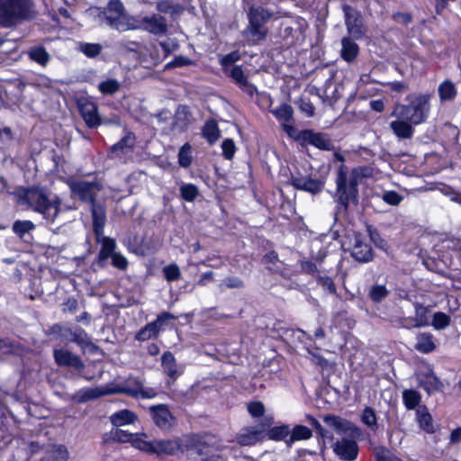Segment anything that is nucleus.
Listing matches in <instances>:
<instances>
[{
    "label": "nucleus",
    "mask_w": 461,
    "mask_h": 461,
    "mask_svg": "<svg viewBox=\"0 0 461 461\" xmlns=\"http://www.w3.org/2000/svg\"><path fill=\"white\" fill-rule=\"evenodd\" d=\"M14 195L20 205L41 214L47 221L51 223L56 221L61 211L60 198L42 187H19L14 192Z\"/></svg>",
    "instance_id": "obj_1"
},
{
    "label": "nucleus",
    "mask_w": 461,
    "mask_h": 461,
    "mask_svg": "<svg viewBox=\"0 0 461 461\" xmlns=\"http://www.w3.org/2000/svg\"><path fill=\"white\" fill-rule=\"evenodd\" d=\"M95 19L101 26H107L119 32L140 28L133 23V17L125 13L123 4L120 0H110L104 8H95Z\"/></svg>",
    "instance_id": "obj_2"
},
{
    "label": "nucleus",
    "mask_w": 461,
    "mask_h": 461,
    "mask_svg": "<svg viewBox=\"0 0 461 461\" xmlns=\"http://www.w3.org/2000/svg\"><path fill=\"white\" fill-rule=\"evenodd\" d=\"M431 95L429 94L411 95L406 97L408 104H397L393 116L404 119L414 125L420 124L426 121L430 109Z\"/></svg>",
    "instance_id": "obj_3"
},
{
    "label": "nucleus",
    "mask_w": 461,
    "mask_h": 461,
    "mask_svg": "<svg viewBox=\"0 0 461 461\" xmlns=\"http://www.w3.org/2000/svg\"><path fill=\"white\" fill-rule=\"evenodd\" d=\"M273 13L259 5H251L248 12L249 23L242 32V36L249 44L264 41L268 33L265 24L272 18Z\"/></svg>",
    "instance_id": "obj_4"
},
{
    "label": "nucleus",
    "mask_w": 461,
    "mask_h": 461,
    "mask_svg": "<svg viewBox=\"0 0 461 461\" xmlns=\"http://www.w3.org/2000/svg\"><path fill=\"white\" fill-rule=\"evenodd\" d=\"M32 0H0V24L12 28L32 18Z\"/></svg>",
    "instance_id": "obj_5"
},
{
    "label": "nucleus",
    "mask_w": 461,
    "mask_h": 461,
    "mask_svg": "<svg viewBox=\"0 0 461 461\" xmlns=\"http://www.w3.org/2000/svg\"><path fill=\"white\" fill-rule=\"evenodd\" d=\"M146 438H144V441L139 443V449L158 456H174L179 451L188 450L191 447L188 441L178 438L155 440H147Z\"/></svg>",
    "instance_id": "obj_6"
},
{
    "label": "nucleus",
    "mask_w": 461,
    "mask_h": 461,
    "mask_svg": "<svg viewBox=\"0 0 461 461\" xmlns=\"http://www.w3.org/2000/svg\"><path fill=\"white\" fill-rule=\"evenodd\" d=\"M357 177L350 176L348 178L347 173L339 170L336 178V194L337 203L344 211H348L349 202L354 203H357L358 189H357Z\"/></svg>",
    "instance_id": "obj_7"
},
{
    "label": "nucleus",
    "mask_w": 461,
    "mask_h": 461,
    "mask_svg": "<svg viewBox=\"0 0 461 461\" xmlns=\"http://www.w3.org/2000/svg\"><path fill=\"white\" fill-rule=\"evenodd\" d=\"M68 184L73 195L90 204L96 202V196L103 189V185L97 181L72 179Z\"/></svg>",
    "instance_id": "obj_8"
},
{
    "label": "nucleus",
    "mask_w": 461,
    "mask_h": 461,
    "mask_svg": "<svg viewBox=\"0 0 461 461\" xmlns=\"http://www.w3.org/2000/svg\"><path fill=\"white\" fill-rule=\"evenodd\" d=\"M110 393H124L134 398H153L157 395L154 389L144 388L142 381L134 377H130L122 384L110 389Z\"/></svg>",
    "instance_id": "obj_9"
},
{
    "label": "nucleus",
    "mask_w": 461,
    "mask_h": 461,
    "mask_svg": "<svg viewBox=\"0 0 461 461\" xmlns=\"http://www.w3.org/2000/svg\"><path fill=\"white\" fill-rule=\"evenodd\" d=\"M342 10L348 32L356 40L363 38L366 30L360 12L348 5H344Z\"/></svg>",
    "instance_id": "obj_10"
},
{
    "label": "nucleus",
    "mask_w": 461,
    "mask_h": 461,
    "mask_svg": "<svg viewBox=\"0 0 461 461\" xmlns=\"http://www.w3.org/2000/svg\"><path fill=\"white\" fill-rule=\"evenodd\" d=\"M291 185L297 190L310 193L312 195L320 194L325 185L324 180L313 178L311 175L293 174L290 178Z\"/></svg>",
    "instance_id": "obj_11"
},
{
    "label": "nucleus",
    "mask_w": 461,
    "mask_h": 461,
    "mask_svg": "<svg viewBox=\"0 0 461 461\" xmlns=\"http://www.w3.org/2000/svg\"><path fill=\"white\" fill-rule=\"evenodd\" d=\"M298 140L321 150L334 149V144L326 133L314 132L312 130H303L298 134Z\"/></svg>",
    "instance_id": "obj_12"
},
{
    "label": "nucleus",
    "mask_w": 461,
    "mask_h": 461,
    "mask_svg": "<svg viewBox=\"0 0 461 461\" xmlns=\"http://www.w3.org/2000/svg\"><path fill=\"white\" fill-rule=\"evenodd\" d=\"M144 438H147L146 434L130 433L126 430L116 428L111 430L109 433L104 434L103 440L104 443L119 442L127 443L130 442L132 446L139 449V443L144 441Z\"/></svg>",
    "instance_id": "obj_13"
},
{
    "label": "nucleus",
    "mask_w": 461,
    "mask_h": 461,
    "mask_svg": "<svg viewBox=\"0 0 461 461\" xmlns=\"http://www.w3.org/2000/svg\"><path fill=\"white\" fill-rule=\"evenodd\" d=\"M53 357L59 366L70 367L76 371L81 372L86 366L83 360L77 355L64 348L54 349Z\"/></svg>",
    "instance_id": "obj_14"
},
{
    "label": "nucleus",
    "mask_w": 461,
    "mask_h": 461,
    "mask_svg": "<svg viewBox=\"0 0 461 461\" xmlns=\"http://www.w3.org/2000/svg\"><path fill=\"white\" fill-rule=\"evenodd\" d=\"M78 109L86 124L89 128H95L101 123V119L98 114V106L88 98H81L77 102Z\"/></svg>",
    "instance_id": "obj_15"
},
{
    "label": "nucleus",
    "mask_w": 461,
    "mask_h": 461,
    "mask_svg": "<svg viewBox=\"0 0 461 461\" xmlns=\"http://www.w3.org/2000/svg\"><path fill=\"white\" fill-rule=\"evenodd\" d=\"M95 241L100 245V250L95 263L100 268H104L107 266L108 258L116 252V241L114 239L106 237L104 234L102 236H95Z\"/></svg>",
    "instance_id": "obj_16"
},
{
    "label": "nucleus",
    "mask_w": 461,
    "mask_h": 461,
    "mask_svg": "<svg viewBox=\"0 0 461 461\" xmlns=\"http://www.w3.org/2000/svg\"><path fill=\"white\" fill-rule=\"evenodd\" d=\"M149 410L156 426L164 430H167L172 428L175 418L169 411L167 405H152L149 408Z\"/></svg>",
    "instance_id": "obj_17"
},
{
    "label": "nucleus",
    "mask_w": 461,
    "mask_h": 461,
    "mask_svg": "<svg viewBox=\"0 0 461 461\" xmlns=\"http://www.w3.org/2000/svg\"><path fill=\"white\" fill-rule=\"evenodd\" d=\"M333 452L344 461H354L358 455V446L355 440L342 438L332 445Z\"/></svg>",
    "instance_id": "obj_18"
},
{
    "label": "nucleus",
    "mask_w": 461,
    "mask_h": 461,
    "mask_svg": "<svg viewBox=\"0 0 461 461\" xmlns=\"http://www.w3.org/2000/svg\"><path fill=\"white\" fill-rule=\"evenodd\" d=\"M139 29L149 32L154 35H163L167 32V23L164 16L160 14H152L150 16H145L140 20Z\"/></svg>",
    "instance_id": "obj_19"
},
{
    "label": "nucleus",
    "mask_w": 461,
    "mask_h": 461,
    "mask_svg": "<svg viewBox=\"0 0 461 461\" xmlns=\"http://www.w3.org/2000/svg\"><path fill=\"white\" fill-rule=\"evenodd\" d=\"M264 430L258 427L242 428L236 435V441L240 446H252L262 440Z\"/></svg>",
    "instance_id": "obj_20"
},
{
    "label": "nucleus",
    "mask_w": 461,
    "mask_h": 461,
    "mask_svg": "<svg viewBox=\"0 0 461 461\" xmlns=\"http://www.w3.org/2000/svg\"><path fill=\"white\" fill-rule=\"evenodd\" d=\"M65 334L66 336L64 340L75 342L83 349L87 348L89 347H94V344L91 342L90 337L80 326H66Z\"/></svg>",
    "instance_id": "obj_21"
},
{
    "label": "nucleus",
    "mask_w": 461,
    "mask_h": 461,
    "mask_svg": "<svg viewBox=\"0 0 461 461\" xmlns=\"http://www.w3.org/2000/svg\"><path fill=\"white\" fill-rule=\"evenodd\" d=\"M95 236H102L106 223V211L103 204L95 202L90 204Z\"/></svg>",
    "instance_id": "obj_22"
},
{
    "label": "nucleus",
    "mask_w": 461,
    "mask_h": 461,
    "mask_svg": "<svg viewBox=\"0 0 461 461\" xmlns=\"http://www.w3.org/2000/svg\"><path fill=\"white\" fill-rule=\"evenodd\" d=\"M229 77L239 85L242 91L250 96H253L257 92V87L250 82H249L247 76L245 75L240 66L232 67L228 72Z\"/></svg>",
    "instance_id": "obj_23"
},
{
    "label": "nucleus",
    "mask_w": 461,
    "mask_h": 461,
    "mask_svg": "<svg viewBox=\"0 0 461 461\" xmlns=\"http://www.w3.org/2000/svg\"><path fill=\"white\" fill-rule=\"evenodd\" d=\"M351 256L358 262L366 263L373 259V249L369 244L356 236L351 249Z\"/></svg>",
    "instance_id": "obj_24"
},
{
    "label": "nucleus",
    "mask_w": 461,
    "mask_h": 461,
    "mask_svg": "<svg viewBox=\"0 0 461 461\" xmlns=\"http://www.w3.org/2000/svg\"><path fill=\"white\" fill-rule=\"evenodd\" d=\"M111 394L110 389H103L100 387L95 388H82L72 395L71 399L77 403H85L88 401L97 399L101 396Z\"/></svg>",
    "instance_id": "obj_25"
},
{
    "label": "nucleus",
    "mask_w": 461,
    "mask_h": 461,
    "mask_svg": "<svg viewBox=\"0 0 461 461\" xmlns=\"http://www.w3.org/2000/svg\"><path fill=\"white\" fill-rule=\"evenodd\" d=\"M161 366L164 373L168 376L172 383H174L182 374V370L179 369L175 357L169 351H166L162 355Z\"/></svg>",
    "instance_id": "obj_26"
},
{
    "label": "nucleus",
    "mask_w": 461,
    "mask_h": 461,
    "mask_svg": "<svg viewBox=\"0 0 461 461\" xmlns=\"http://www.w3.org/2000/svg\"><path fill=\"white\" fill-rule=\"evenodd\" d=\"M323 421L339 434L353 433L357 428L348 420L335 415H326Z\"/></svg>",
    "instance_id": "obj_27"
},
{
    "label": "nucleus",
    "mask_w": 461,
    "mask_h": 461,
    "mask_svg": "<svg viewBox=\"0 0 461 461\" xmlns=\"http://www.w3.org/2000/svg\"><path fill=\"white\" fill-rule=\"evenodd\" d=\"M415 339L414 348L420 353L429 354L437 348L435 337L430 332H420L416 335Z\"/></svg>",
    "instance_id": "obj_28"
},
{
    "label": "nucleus",
    "mask_w": 461,
    "mask_h": 461,
    "mask_svg": "<svg viewBox=\"0 0 461 461\" xmlns=\"http://www.w3.org/2000/svg\"><path fill=\"white\" fill-rule=\"evenodd\" d=\"M419 384L429 394L443 389V384L432 372H427L420 375Z\"/></svg>",
    "instance_id": "obj_29"
},
{
    "label": "nucleus",
    "mask_w": 461,
    "mask_h": 461,
    "mask_svg": "<svg viewBox=\"0 0 461 461\" xmlns=\"http://www.w3.org/2000/svg\"><path fill=\"white\" fill-rule=\"evenodd\" d=\"M359 54V47L350 37H343L341 40L340 57L348 63L357 59Z\"/></svg>",
    "instance_id": "obj_30"
},
{
    "label": "nucleus",
    "mask_w": 461,
    "mask_h": 461,
    "mask_svg": "<svg viewBox=\"0 0 461 461\" xmlns=\"http://www.w3.org/2000/svg\"><path fill=\"white\" fill-rule=\"evenodd\" d=\"M413 123L404 119L391 122L390 128L399 139H411L414 133Z\"/></svg>",
    "instance_id": "obj_31"
},
{
    "label": "nucleus",
    "mask_w": 461,
    "mask_h": 461,
    "mask_svg": "<svg viewBox=\"0 0 461 461\" xmlns=\"http://www.w3.org/2000/svg\"><path fill=\"white\" fill-rule=\"evenodd\" d=\"M137 415L127 409L116 411L110 416L111 423L116 428L132 424L137 420Z\"/></svg>",
    "instance_id": "obj_32"
},
{
    "label": "nucleus",
    "mask_w": 461,
    "mask_h": 461,
    "mask_svg": "<svg viewBox=\"0 0 461 461\" xmlns=\"http://www.w3.org/2000/svg\"><path fill=\"white\" fill-rule=\"evenodd\" d=\"M35 229V224L32 221L17 220L13 223L12 230L21 240L27 241L32 238L31 232Z\"/></svg>",
    "instance_id": "obj_33"
},
{
    "label": "nucleus",
    "mask_w": 461,
    "mask_h": 461,
    "mask_svg": "<svg viewBox=\"0 0 461 461\" xmlns=\"http://www.w3.org/2000/svg\"><path fill=\"white\" fill-rule=\"evenodd\" d=\"M416 420L420 429L426 432L432 433L434 431L432 417L425 405L419 406L416 410Z\"/></svg>",
    "instance_id": "obj_34"
},
{
    "label": "nucleus",
    "mask_w": 461,
    "mask_h": 461,
    "mask_svg": "<svg viewBox=\"0 0 461 461\" xmlns=\"http://www.w3.org/2000/svg\"><path fill=\"white\" fill-rule=\"evenodd\" d=\"M402 402L407 410H417L421 406V394L416 390L405 389L402 392Z\"/></svg>",
    "instance_id": "obj_35"
},
{
    "label": "nucleus",
    "mask_w": 461,
    "mask_h": 461,
    "mask_svg": "<svg viewBox=\"0 0 461 461\" xmlns=\"http://www.w3.org/2000/svg\"><path fill=\"white\" fill-rule=\"evenodd\" d=\"M415 309V316L412 319L414 321L413 327L420 328L426 327L429 324L428 314L429 312V309L427 306L420 303H414Z\"/></svg>",
    "instance_id": "obj_36"
},
{
    "label": "nucleus",
    "mask_w": 461,
    "mask_h": 461,
    "mask_svg": "<svg viewBox=\"0 0 461 461\" xmlns=\"http://www.w3.org/2000/svg\"><path fill=\"white\" fill-rule=\"evenodd\" d=\"M28 57L31 60L38 63L41 67H46L50 59V56L42 46L32 47L28 50Z\"/></svg>",
    "instance_id": "obj_37"
},
{
    "label": "nucleus",
    "mask_w": 461,
    "mask_h": 461,
    "mask_svg": "<svg viewBox=\"0 0 461 461\" xmlns=\"http://www.w3.org/2000/svg\"><path fill=\"white\" fill-rule=\"evenodd\" d=\"M134 145L135 136L132 132H128L117 143L111 147V152L117 153L120 151L122 154H125L128 151L131 150Z\"/></svg>",
    "instance_id": "obj_38"
},
{
    "label": "nucleus",
    "mask_w": 461,
    "mask_h": 461,
    "mask_svg": "<svg viewBox=\"0 0 461 461\" xmlns=\"http://www.w3.org/2000/svg\"><path fill=\"white\" fill-rule=\"evenodd\" d=\"M156 9L160 13L169 14L173 17L180 14L184 11L181 5L176 4L171 0L158 1L156 5Z\"/></svg>",
    "instance_id": "obj_39"
},
{
    "label": "nucleus",
    "mask_w": 461,
    "mask_h": 461,
    "mask_svg": "<svg viewBox=\"0 0 461 461\" xmlns=\"http://www.w3.org/2000/svg\"><path fill=\"white\" fill-rule=\"evenodd\" d=\"M438 91L441 101H452L457 94L455 84L447 79L438 86Z\"/></svg>",
    "instance_id": "obj_40"
},
{
    "label": "nucleus",
    "mask_w": 461,
    "mask_h": 461,
    "mask_svg": "<svg viewBox=\"0 0 461 461\" xmlns=\"http://www.w3.org/2000/svg\"><path fill=\"white\" fill-rule=\"evenodd\" d=\"M203 136L210 144H214L220 138V130L214 120H209L203 128Z\"/></svg>",
    "instance_id": "obj_41"
},
{
    "label": "nucleus",
    "mask_w": 461,
    "mask_h": 461,
    "mask_svg": "<svg viewBox=\"0 0 461 461\" xmlns=\"http://www.w3.org/2000/svg\"><path fill=\"white\" fill-rule=\"evenodd\" d=\"M312 436V431L309 428L303 425H296L291 430L289 439H287L286 442L287 444H291L298 440H306L311 438Z\"/></svg>",
    "instance_id": "obj_42"
},
{
    "label": "nucleus",
    "mask_w": 461,
    "mask_h": 461,
    "mask_svg": "<svg viewBox=\"0 0 461 461\" xmlns=\"http://www.w3.org/2000/svg\"><path fill=\"white\" fill-rule=\"evenodd\" d=\"M360 418L361 421L372 431L375 432L377 430V417L375 410L372 407H365L361 412Z\"/></svg>",
    "instance_id": "obj_43"
},
{
    "label": "nucleus",
    "mask_w": 461,
    "mask_h": 461,
    "mask_svg": "<svg viewBox=\"0 0 461 461\" xmlns=\"http://www.w3.org/2000/svg\"><path fill=\"white\" fill-rule=\"evenodd\" d=\"M389 294V290L385 285L375 284L368 290V297L374 303H381Z\"/></svg>",
    "instance_id": "obj_44"
},
{
    "label": "nucleus",
    "mask_w": 461,
    "mask_h": 461,
    "mask_svg": "<svg viewBox=\"0 0 461 461\" xmlns=\"http://www.w3.org/2000/svg\"><path fill=\"white\" fill-rule=\"evenodd\" d=\"M270 112L276 119L280 121L289 122L293 119L294 109L290 104L286 103L280 104L278 107L271 110Z\"/></svg>",
    "instance_id": "obj_45"
},
{
    "label": "nucleus",
    "mask_w": 461,
    "mask_h": 461,
    "mask_svg": "<svg viewBox=\"0 0 461 461\" xmlns=\"http://www.w3.org/2000/svg\"><path fill=\"white\" fill-rule=\"evenodd\" d=\"M121 88V83L114 78H108L98 84V90L106 95H113Z\"/></svg>",
    "instance_id": "obj_46"
},
{
    "label": "nucleus",
    "mask_w": 461,
    "mask_h": 461,
    "mask_svg": "<svg viewBox=\"0 0 461 461\" xmlns=\"http://www.w3.org/2000/svg\"><path fill=\"white\" fill-rule=\"evenodd\" d=\"M178 164L180 167L186 168L193 161L192 146L187 142L185 143L178 151Z\"/></svg>",
    "instance_id": "obj_47"
},
{
    "label": "nucleus",
    "mask_w": 461,
    "mask_h": 461,
    "mask_svg": "<svg viewBox=\"0 0 461 461\" xmlns=\"http://www.w3.org/2000/svg\"><path fill=\"white\" fill-rule=\"evenodd\" d=\"M451 323V317L445 312H437L433 314L431 325L436 330H442Z\"/></svg>",
    "instance_id": "obj_48"
},
{
    "label": "nucleus",
    "mask_w": 461,
    "mask_h": 461,
    "mask_svg": "<svg viewBox=\"0 0 461 461\" xmlns=\"http://www.w3.org/2000/svg\"><path fill=\"white\" fill-rule=\"evenodd\" d=\"M198 194V187L194 184H183L180 186V195L186 202H194Z\"/></svg>",
    "instance_id": "obj_49"
},
{
    "label": "nucleus",
    "mask_w": 461,
    "mask_h": 461,
    "mask_svg": "<svg viewBox=\"0 0 461 461\" xmlns=\"http://www.w3.org/2000/svg\"><path fill=\"white\" fill-rule=\"evenodd\" d=\"M158 331L155 329V323H148L136 334L135 339L140 341H145L157 337Z\"/></svg>",
    "instance_id": "obj_50"
},
{
    "label": "nucleus",
    "mask_w": 461,
    "mask_h": 461,
    "mask_svg": "<svg viewBox=\"0 0 461 461\" xmlns=\"http://www.w3.org/2000/svg\"><path fill=\"white\" fill-rule=\"evenodd\" d=\"M290 433L291 429L286 425L274 427L268 431V438L273 440H283L290 436Z\"/></svg>",
    "instance_id": "obj_51"
},
{
    "label": "nucleus",
    "mask_w": 461,
    "mask_h": 461,
    "mask_svg": "<svg viewBox=\"0 0 461 461\" xmlns=\"http://www.w3.org/2000/svg\"><path fill=\"white\" fill-rule=\"evenodd\" d=\"M50 453L52 461H67L68 458V451L63 445H54Z\"/></svg>",
    "instance_id": "obj_52"
},
{
    "label": "nucleus",
    "mask_w": 461,
    "mask_h": 461,
    "mask_svg": "<svg viewBox=\"0 0 461 461\" xmlns=\"http://www.w3.org/2000/svg\"><path fill=\"white\" fill-rule=\"evenodd\" d=\"M381 199L389 205L397 206L402 202L403 196L396 191L392 190L384 191L381 194Z\"/></svg>",
    "instance_id": "obj_53"
},
{
    "label": "nucleus",
    "mask_w": 461,
    "mask_h": 461,
    "mask_svg": "<svg viewBox=\"0 0 461 461\" xmlns=\"http://www.w3.org/2000/svg\"><path fill=\"white\" fill-rule=\"evenodd\" d=\"M102 45L99 43H82L80 50L88 58H95L102 51Z\"/></svg>",
    "instance_id": "obj_54"
},
{
    "label": "nucleus",
    "mask_w": 461,
    "mask_h": 461,
    "mask_svg": "<svg viewBox=\"0 0 461 461\" xmlns=\"http://www.w3.org/2000/svg\"><path fill=\"white\" fill-rule=\"evenodd\" d=\"M316 280L318 285H321L328 294H336L337 290L335 284L330 276L318 275L316 276Z\"/></svg>",
    "instance_id": "obj_55"
},
{
    "label": "nucleus",
    "mask_w": 461,
    "mask_h": 461,
    "mask_svg": "<svg viewBox=\"0 0 461 461\" xmlns=\"http://www.w3.org/2000/svg\"><path fill=\"white\" fill-rule=\"evenodd\" d=\"M165 278L168 282L176 281L180 277V269L176 264L166 266L163 268Z\"/></svg>",
    "instance_id": "obj_56"
},
{
    "label": "nucleus",
    "mask_w": 461,
    "mask_h": 461,
    "mask_svg": "<svg viewBox=\"0 0 461 461\" xmlns=\"http://www.w3.org/2000/svg\"><path fill=\"white\" fill-rule=\"evenodd\" d=\"M222 155L226 159H231L236 152V146L231 139H225L221 143Z\"/></svg>",
    "instance_id": "obj_57"
},
{
    "label": "nucleus",
    "mask_w": 461,
    "mask_h": 461,
    "mask_svg": "<svg viewBox=\"0 0 461 461\" xmlns=\"http://www.w3.org/2000/svg\"><path fill=\"white\" fill-rule=\"evenodd\" d=\"M299 109L304 113L308 117H312L314 115L315 107L309 99L299 98L296 102Z\"/></svg>",
    "instance_id": "obj_58"
},
{
    "label": "nucleus",
    "mask_w": 461,
    "mask_h": 461,
    "mask_svg": "<svg viewBox=\"0 0 461 461\" xmlns=\"http://www.w3.org/2000/svg\"><path fill=\"white\" fill-rule=\"evenodd\" d=\"M112 265L119 270H126L128 267L127 258L121 253L115 252L111 258Z\"/></svg>",
    "instance_id": "obj_59"
},
{
    "label": "nucleus",
    "mask_w": 461,
    "mask_h": 461,
    "mask_svg": "<svg viewBox=\"0 0 461 461\" xmlns=\"http://www.w3.org/2000/svg\"><path fill=\"white\" fill-rule=\"evenodd\" d=\"M193 64V61L185 56H176L175 59L166 65V68L187 67Z\"/></svg>",
    "instance_id": "obj_60"
},
{
    "label": "nucleus",
    "mask_w": 461,
    "mask_h": 461,
    "mask_svg": "<svg viewBox=\"0 0 461 461\" xmlns=\"http://www.w3.org/2000/svg\"><path fill=\"white\" fill-rule=\"evenodd\" d=\"M248 411L252 417L259 418L264 415L265 407L261 402H252L249 403Z\"/></svg>",
    "instance_id": "obj_61"
},
{
    "label": "nucleus",
    "mask_w": 461,
    "mask_h": 461,
    "mask_svg": "<svg viewBox=\"0 0 461 461\" xmlns=\"http://www.w3.org/2000/svg\"><path fill=\"white\" fill-rule=\"evenodd\" d=\"M65 331H66V326L56 323L50 327L47 334L50 336H54L56 339H60L62 340L65 339Z\"/></svg>",
    "instance_id": "obj_62"
},
{
    "label": "nucleus",
    "mask_w": 461,
    "mask_h": 461,
    "mask_svg": "<svg viewBox=\"0 0 461 461\" xmlns=\"http://www.w3.org/2000/svg\"><path fill=\"white\" fill-rule=\"evenodd\" d=\"M197 453L201 456L199 461H227L223 456L219 454L209 455L206 451H203V448H199Z\"/></svg>",
    "instance_id": "obj_63"
},
{
    "label": "nucleus",
    "mask_w": 461,
    "mask_h": 461,
    "mask_svg": "<svg viewBox=\"0 0 461 461\" xmlns=\"http://www.w3.org/2000/svg\"><path fill=\"white\" fill-rule=\"evenodd\" d=\"M240 59V55L238 51H232L225 56L221 58V65L224 68H227Z\"/></svg>",
    "instance_id": "obj_64"
}]
</instances>
